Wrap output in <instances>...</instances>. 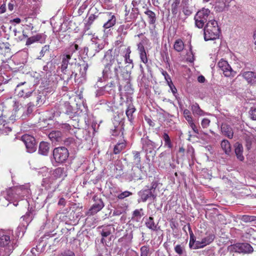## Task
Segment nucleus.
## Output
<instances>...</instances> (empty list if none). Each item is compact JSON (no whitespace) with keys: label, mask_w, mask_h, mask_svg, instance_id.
<instances>
[{"label":"nucleus","mask_w":256,"mask_h":256,"mask_svg":"<svg viewBox=\"0 0 256 256\" xmlns=\"http://www.w3.org/2000/svg\"><path fill=\"white\" fill-rule=\"evenodd\" d=\"M72 53L68 52V53H63L60 56L61 60L60 66L58 68H60L62 74H60V78L62 80H66L69 81L72 79L73 76L74 78L77 76V74L71 71L68 69V66L70 64V60L72 59Z\"/></svg>","instance_id":"1"},{"label":"nucleus","mask_w":256,"mask_h":256,"mask_svg":"<svg viewBox=\"0 0 256 256\" xmlns=\"http://www.w3.org/2000/svg\"><path fill=\"white\" fill-rule=\"evenodd\" d=\"M220 30L214 20L208 21L204 28V38L206 41L216 40L219 37Z\"/></svg>","instance_id":"2"},{"label":"nucleus","mask_w":256,"mask_h":256,"mask_svg":"<svg viewBox=\"0 0 256 256\" xmlns=\"http://www.w3.org/2000/svg\"><path fill=\"white\" fill-rule=\"evenodd\" d=\"M210 12L208 8H203L198 10L194 16L195 24L196 27L202 28L204 24L210 20Z\"/></svg>","instance_id":"3"},{"label":"nucleus","mask_w":256,"mask_h":256,"mask_svg":"<svg viewBox=\"0 0 256 256\" xmlns=\"http://www.w3.org/2000/svg\"><path fill=\"white\" fill-rule=\"evenodd\" d=\"M34 90L30 85L26 82L18 84L15 89L17 96L24 99L28 98Z\"/></svg>","instance_id":"4"},{"label":"nucleus","mask_w":256,"mask_h":256,"mask_svg":"<svg viewBox=\"0 0 256 256\" xmlns=\"http://www.w3.org/2000/svg\"><path fill=\"white\" fill-rule=\"evenodd\" d=\"M69 156L68 149L64 146H60L53 150V157L55 162L58 164L64 162Z\"/></svg>","instance_id":"5"},{"label":"nucleus","mask_w":256,"mask_h":256,"mask_svg":"<svg viewBox=\"0 0 256 256\" xmlns=\"http://www.w3.org/2000/svg\"><path fill=\"white\" fill-rule=\"evenodd\" d=\"M230 251L236 253L248 254L253 252L252 246L248 243H236L231 245L230 247Z\"/></svg>","instance_id":"6"},{"label":"nucleus","mask_w":256,"mask_h":256,"mask_svg":"<svg viewBox=\"0 0 256 256\" xmlns=\"http://www.w3.org/2000/svg\"><path fill=\"white\" fill-rule=\"evenodd\" d=\"M124 20L126 22H131L135 20L139 14L138 8L132 7V4L124 6Z\"/></svg>","instance_id":"7"},{"label":"nucleus","mask_w":256,"mask_h":256,"mask_svg":"<svg viewBox=\"0 0 256 256\" xmlns=\"http://www.w3.org/2000/svg\"><path fill=\"white\" fill-rule=\"evenodd\" d=\"M92 200L94 203L86 212V216H92L100 212L104 206V204L102 199L97 196H94Z\"/></svg>","instance_id":"8"},{"label":"nucleus","mask_w":256,"mask_h":256,"mask_svg":"<svg viewBox=\"0 0 256 256\" xmlns=\"http://www.w3.org/2000/svg\"><path fill=\"white\" fill-rule=\"evenodd\" d=\"M156 148L154 142L150 140L148 136H146L143 140L142 148L146 152V159L150 160V157H154L156 155L154 148Z\"/></svg>","instance_id":"9"},{"label":"nucleus","mask_w":256,"mask_h":256,"mask_svg":"<svg viewBox=\"0 0 256 256\" xmlns=\"http://www.w3.org/2000/svg\"><path fill=\"white\" fill-rule=\"evenodd\" d=\"M21 140L24 144L27 151L28 152L32 153L36 150V142L34 136L26 134L22 136Z\"/></svg>","instance_id":"10"},{"label":"nucleus","mask_w":256,"mask_h":256,"mask_svg":"<svg viewBox=\"0 0 256 256\" xmlns=\"http://www.w3.org/2000/svg\"><path fill=\"white\" fill-rule=\"evenodd\" d=\"M116 76L118 80H122L126 84L130 82V72L127 70L124 67L116 66L114 68Z\"/></svg>","instance_id":"11"},{"label":"nucleus","mask_w":256,"mask_h":256,"mask_svg":"<svg viewBox=\"0 0 256 256\" xmlns=\"http://www.w3.org/2000/svg\"><path fill=\"white\" fill-rule=\"evenodd\" d=\"M218 66L222 71L225 76L234 77L236 74V72L232 70L228 62L222 59L218 62Z\"/></svg>","instance_id":"12"},{"label":"nucleus","mask_w":256,"mask_h":256,"mask_svg":"<svg viewBox=\"0 0 256 256\" xmlns=\"http://www.w3.org/2000/svg\"><path fill=\"white\" fill-rule=\"evenodd\" d=\"M11 125L6 116H0V135L8 134L12 130Z\"/></svg>","instance_id":"13"},{"label":"nucleus","mask_w":256,"mask_h":256,"mask_svg":"<svg viewBox=\"0 0 256 256\" xmlns=\"http://www.w3.org/2000/svg\"><path fill=\"white\" fill-rule=\"evenodd\" d=\"M28 98L30 100V102L34 104L36 106H40L44 104V96L43 93L34 90Z\"/></svg>","instance_id":"14"},{"label":"nucleus","mask_w":256,"mask_h":256,"mask_svg":"<svg viewBox=\"0 0 256 256\" xmlns=\"http://www.w3.org/2000/svg\"><path fill=\"white\" fill-rule=\"evenodd\" d=\"M104 18L108 19L107 21L103 25V28L104 30H106L114 26L116 24V16L114 14H112L111 12H106L104 13Z\"/></svg>","instance_id":"15"},{"label":"nucleus","mask_w":256,"mask_h":256,"mask_svg":"<svg viewBox=\"0 0 256 256\" xmlns=\"http://www.w3.org/2000/svg\"><path fill=\"white\" fill-rule=\"evenodd\" d=\"M215 238V236L213 234H210L202 238L201 240H198L196 242V248H202L212 243Z\"/></svg>","instance_id":"16"},{"label":"nucleus","mask_w":256,"mask_h":256,"mask_svg":"<svg viewBox=\"0 0 256 256\" xmlns=\"http://www.w3.org/2000/svg\"><path fill=\"white\" fill-rule=\"evenodd\" d=\"M10 242V233L2 230H0V246H8Z\"/></svg>","instance_id":"17"},{"label":"nucleus","mask_w":256,"mask_h":256,"mask_svg":"<svg viewBox=\"0 0 256 256\" xmlns=\"http://www.w3.org/2000/svg\"><path fill=\"white\" fill-rule=\"evenodd\" d=\"M153 188H154V186H152V188L150 190H146L140 192V196L142 202H146L150 198H152L153 200L156 199V196L152 194V190Z\"/></svg>","instance_id":"18"},{"label":"nucleus","mask_w":256,"mask_h":256,"mask_svg":"<svg viewBox=\"0 0 256 256\" xmlns=\"http://www.w3.org/2000/svg\"><path fill=\"white\" fill-rule=\"evenodd\" d=\"M130 176L134 180H141L142 177V166H137L136 167L132 168Z\"/></svg>","instance_id":"19"},{"label":"nucleus","mask_w":256,"mask_h":256,"mask_svg":"<svg viewBox=\"0 0 256 256\" xmlns=\"http://www.w3.org/2000/svg\"><path fill=\"white\" fill-rule=\"evenodd\" d=\"M234 152L236 158L242 162L244 159L243 155L244 148L242 145L239 142H236L234 145Z\"/></svg>","instance_id":"20"},{"label":"nucleus","mask_w":256,"mask_h":256,"mask_svg":"<svg viewBox=\"0 0 256 256\" xmlns=\"http://www.w3.org/2000/svg\"><path fill=\"white\" fill-rule=\"evenodd\" d=\"M127 104V108L126 113L128 120L130 122H132L134 118L133 114L136 112V109L131 100H130V102L128 101Z\"/></svg>","instance_id":"21"},{"label":"nucleus","mask_w":256,"mask_h":256,"mask_svg":"<svg viewBox=\"0 0 256 256\" xmlns=\"http://www.w3.org/2000/svg\"><path fill=\"white\" fill-rule=\"evenodd\" d=\"M221 131L225 136L228 138L232 139L234 136V132L232 128L226 124H222L221 126Z\"/></svg>","instance_id":"22"},{"label":"nucleus","mask_w":256,"mask_h":256,"mask_svg":"<svg viewBox=\"0 0 256 256\" xmlns=\"http://www.w3.org/2000/svg\"><path fill=\"white\" fill-rule=\"evenodd\" d=\"M242 76L249 84L256 82V74L253 72H245L242 74Z\"/></svg>","instance_id":"23"},{"label":"nucleus","mask_w":256,"mask_h":256,"mask_svg":"<svg viewBox=\"0 0 256 256\" xmlns=\"http://www.w3.org/2000/svg\"><path fill=\"white\" fill-rule=\"evenodd\" d=\"M58 108L60 113L64 114H69L72 109L70 102H60L59 104Z\"/></svg>","instance_id":"24"},{"label":"nucleus","mask_w":256,"mask_h":256,"mask_svg":"<svg viewBox=\"0 0 256 256\" xmlns=\"http://www.w3.org/2000/svg\"><path fill=\"white\" fill-rule=\"evenodd\" d=\"M48 138L52 142H60L62 140V134L59 130H53L48 134Z\"/></svg>","instance_id":"25"},{"label":"nucleus","mask_w":256,"mask_h":256,"mask_svg":"<svg viewBox=\"0 0 256 256\" xmlns=\"http://www.w3.org/2000/svg\"><path fill=\"white\" fill-rule=\"evenodd\" d=\"M145 225L147 228L152 231H158V224H156L154 221V218L152 216H149L145 221Z\"/></svg>","instance_id":"26"},{"label":"nucleus","mask_w":256,"mask_h":256,"mask_svg":"<svg viewBox=\"0 0 256 256\" xmlns=\"http://www.w3.org/2000/svg\"><path fill=\"white\" fill-rule=\"evenodd\" d=\"M50 150V144L46 142H40L38 148V152L40 154L46 156L48 155Z\"/></svg>","instance_id":"27"},{"label":"nucleus","mask_w":256,"mask_h":256,"mask_svg":"<svg viewBox=\"0 0 256 256\" xmlns=\"http://www.w3.org/2000/svg\"><path fill=\"white\" fill-rule=\"evenodd\" d=\"M188 230L190 233V239L189 242V246L190 248H194L195 249L196 246V242L198 240H196V237L192 232L190 225L188 223Z\"/></svg>","instance_id":"28"},{"label":"nucleus","mask_w":256,"mask_h":256,"mask_svg":"<svg viewBox=\"0 0 256 256\" xmlns=\"http://www.w3.org/2000/svg\"><path fill=\"white\" fill-rule=\"evenodd\" d=\"M131 52L132 51L130 46H128L124 50V55L122 56L124 58V62L126 64H133V60L130 58Z\"/></svg>","instance_id":"29"},{"label":"nucleus","mask_w":256,"mask_h":256,"mask_svg":"<svg viewBox=\"0 0 256 256\" xmlns=\"http://www.w3.org/2000/svg\"><path fill=\"white\" fill-rule=\"evenodd\" d=\"M180 0H173L171 4V11L174 16H176L180 12Z\"/></svg>","instance_id":"30"},{"label":"nucleus","mask_w":256,"mask_h":256,"mask_svg":"<svg viewBox=\"0 0 256 256\" xmlns=\"http://www.w3.org/2000/svg\"><path fill=\"white\" fill-rule=\"evenodd\" d=\"M184 48V42L180 38L176 40L174 44V48L177 52H182Z\"/></svg>","instance_id":"31"},{"label":"nucleus","mask_w":256,"mask_h":256,"mask_svg":"<svg viewBox=\"0 0 256 256\" xmlns=\"http://www.w3.org/2000/svg\"><path fill=\"white\" fill-rule=\"evenodd\" d=\"M12 191L18 195V197H24L25 194L28 192V189L24 188V186H20L14 188Z\"/></svg>","instance_id":"32"},{"label":"nucleus","mask_w":256,"mask_h":256,"mask_svg":"<svg viewBox=\"0 0 256 256\" xmlns=\"http://www.w3.org/2000/svg\"><path fill=\"white\" fill-rule=\"evenodd\" d=\"M144 13L148 16V22L150 24H154L156 23V16L154 12L146 8V10L144 12Z\"/></svg>","instance_id":"33"},{"label":"nucleus","mask_w":256,"mask_h":256,"mask_svg":"<svg viewBox=\"0 0 256 256\" xmlns=\"http://www.w3.org/2000/svg\"><path fill=\"white\" fill-rule=\"evenodd\" d=\"M126 142L124 140L120 142H118L114 148V153L115 154H120L126 147Z\"/></svg>","instance_id":"34"},{"label":"nucleus","mask_w":256,"mask_h":256,"mask_svg":"<svg viewBox=\"0 0 256 256\" xmlns=\"http://www.w3.org/2000/svg\"><path fill=\"white\" fill-rule=\"evenodd\" d=\"M64 174V168L58 167L53 171L52 175L56 179H57L62 178Z\"/></svg>","instance_id":"35"},{"label":"nucleus","mask_w":256,"mask_h":256,"mask_svg":"<svg viewBox=\"0 0 256 256\" xmlns=\"http://www.w3.org/2000/svg\"><path fill=\"white\" fill-rule=\"evenodd\" d=\"M221 147L226 154H230L231 152V146L230 142L228 140H224L222 141Z\"/></svg>","instance_id":"36"},{"label":"nucleus","mask_w":256,"mask_h":256,"mask_svg":"<svg viewBox=\"0 0 256 256\" xmlns=\"http://www.w3.org/2000/svg\"><path fill=\"white\" fill-rule=\"evenodd\" d=\"M27 38L28 39L26 42V45L28 46L35 42H39L42 39V36L41 34H38L35 36Z\"/></svg>","instance_id":"37"},{"label":"nucleus","mask_w":256,"mask_h":256,"mask_svg":"<svg viewBox=\"0 0 256 256\" xmlns=\"http://www.w3.org/2000/svg\"><path fill=\"white\" fill-rule=\"evenodd\" d=\"M191 110L194 114L202 116L204 114V112L200 109L198 103H195L193 104L192 106Z\"/></svg>","instance_id":"38"},{"label":"nucleus","mask_w":256,"mask_h":256,"mask_svg":"<svg viewBox=\"0 0 256 256\" xmlns=\"http://www.w3.org/2000/svg\"><path fill=\"white\" fill-rule=\"evenodd\" d=\"M144 214L143 209L142 208L136 209L132 213V218L138 220L144 216Z\"/></svg>","instance_id":"39"},{"label":"nucleus","mask_w":256,"mask_h":256,"mask_svg":"<svg viewBox=\"0 0 256 256\" xmlns=\"http://www.w3.org/2000/svg\"><path fill=\"white\" fill-rule=\"evenodd\" d=\"M34 26L33 24L31 23H29L28 24H26V27L24 30H22V36L24 38H28L29 33L28 32L30 30L32 31L34 30ZM32 34V32H31Z\"/></svg>","instance_id":"40"},{"label":"nucleus","mask_w":256,"mask_h":256,"mask_svg":"<svg viewBox=\"0 0 256 256\" xmlns=\"http://www.w3.org/2000/svg\"><path fill=\"white\" fill-rule=\"evenodd\" d=\"M162 138L164 142V146L169 148H172L173 146V145L171 141V140L167 133H164L162 136Z\"/></svg>","instance_id":"41"},{"label":"nucleus","mask_w":256,"mask_h":256,"mask_svg":"<svg viewBox=\"0 0 256 256\" xmlns=\"http://www.w3.org/2000/svg\"><path fill=\"white\" fill-rule=\"evenodd\" d=\"M123 130L124 128H120L119 125L114 126V128L111 129V134L113 136H118L122 132V134L123 135Z\"/></svg>","instance_id":"42"},{"label":"nucleus","mask_w":256,"mask_h":256,"mask_svg":"<svg viewBox=\"0 0 256 256\" xmlns=\"http://www.w3.org/2000/svg\"><path fill=\"white\" fill-rule=\"evenodd\" d=\"M240 220L244 222H250L256 220V216H254L243 215L240 218Z\"/></svg>","instance_id":"43"},{"label":"nucleus","mask_w":256,"mask_h":256,"mask_svg":"<svg viewBox=\"0 0 256 256\" xmlns=\"http://www.w3.org/2000/svg\"><path fill=\"white\" fill-rule=\"evenodd\" d=\"M134 160L136 162V164L137 166H141V157L140 152L138 151H133L132 152Z\"/></svg>","instance_id":"44"},{"label":"nucleus","mask_w":256,"mask_h":256,"mask_svg":"<svg viewBox=\"0 0 256 256\" xmlns=\"http://www.w3.org/2000/svg\"><path fill=\"white\" fill-rule=\"evenodd\" d=\"M140 256H148L150 254L149 246H144L140 248Z\"/></svg>","instance_id":"45"},{"label":"nucleus","mask_w":256,"mask_h":256,"mask_svg":"<svg viewBox=\"0 0 256 256\" xmlns=\"http://www.w3.org/2000/svg\"><path fill=\"white\" fill-rule=\"evenodd\" d=\"M175 252L179 256H182L184 252H185V250L183 246L181 244H176L174 246Z\"/></svg>","instance_id":"46"},{"label":"nucleus","mask_w":256,"mask_h":256,"mask_svg":"<svg viewBox=\"0 0 256 256\" xmlns=\"http://www.w3.org/2000/svg\"><path fill=\"white\" fill-rule=\"evenodd\" d=\"M112 234L111 227L108 226L104 227L101 232V235L103 238L107 237Z\"/></svg>","instance_id":"47"},{"label":"nucleus","mask_w":256,"mask_h":256,"mask_svg":"<svg viewBox=\"0 0 256 256\" xmlns=\"http://www.w3.org/2000/svg\"><path fill=\"white\" fill-rule=\"evenodd\" d=\"M132 192H130V191L126 190L124 192H123L120 193L119 194H118L117 196V198L118 200H122L127 197H128V196H132Z\"/></svg>","instance_id":"48"},{"label":"nucleus","mask_w":256,"mask_h":256,"mask_svg":"<svg viewBox=\"0 0 256 256\" xmlns=\"http://www.w3.org/2000/svg\"><path fill=\"white\" fill-rule=\"evenodd\" d=\"M140 60L144 64H146L148 63V58L147 53L146 52H141L138 53Z\"/></svg>","instance_id":"49"},{"label":"nucleus","mask_w":256,"mask_h":256,"mask_svg":"<svg viewBox=\"0 0 256 256\" xmlns=\"http://www.w3.org/2000/svg\"><path fill=\"white\" fill-rule=\"evenodd\" d=\"M182 12L186 16H189L192 14V8L188 6L186 4L183 6L182 8Z\"/></svg>","instance_id":"50"},{"label":"nucleus","mask_w":256,"mask_h":256,"mask_svg":"<svg viewBox=\"0 0 256 256\" xmlns=\"http://www.w3.org/2000/svg\"><path fill=\"white\" fill-rule=\"evenodd\" d=\"M184 116L188 122H190V121L193 120L192 116L191 115V113L190 111L188 109H186L184 110Z\"/></svg>","instance_id":"51"},{"label":"nucleus","mask_w":256,"mask_h":256,"mask_svg":"<svg viewBox=\"0 0 256 256\" xmlns=\"http://www.w3.org/2000/svg\"><path fill=\"white\" fill-rule=\"evenodd\" d=\"M16 6V1L15 0H10L8 4V10L10 12H12Z\"/></svg>","instance_id":"52"},{"label":"nucleus","mask_w":256,"mask_h":256,"mask_svg":"<svg viewBox=\"0 0 256 256\" xmlns=\"http://www.w3.org/2000/svg\"><path fill=\"white\" fill-rule=\"evenodd\" d=\"M210 121L208 118H204L202 120L201 122V126L203 128H208L210 124Z\"/></svg>","instance_id":"53"},{"label":"nucleus","mask_w":256,"mask_h":256,"mask_svg":"<svg viewBox=\"0 0 256 256\" xmlns=\"http://www.w3.org/2000/svg\"><path fill=\"white\" fill-rule=\"evenodd\" d=\"M91 47H92V48L95 50L96 52H98L100 50L103 49L104 46L102 44H100L98 43H95V44H92Z\"/></svg>","instance_id":"54"},{"label":"nucleus","mask_w":256,"mask_h":256,"mask_svg":"<svg viewBox=\"0 0 256 256\" xmlns=\"http://www.w3.org/2000/svg\"><path fill=\"white\" fill-rule=\"evenodd\" d=\"M188 123L190 126V128L193 130L195 134H199V130H198V128H197V126H196V125L193 122V120L190 121V122H189Z\"/></svg>","instance_id":"55"},{"label":"nucleus","mask_w":256,"mask_h":256,"mask_svg":"<svg viewBox=\"0 0 256 256\" xmlns=\"http://www.w3.org/2000/svg\"><path fill=\"white\" fill-rule=\"evenodd\" d=\"M114 58L116 60L118 66H116L123 67L122 66V56H119V54H117L114 56Z\"/></svg>","instance_id":"56"},{"label":"nucleus","mask_w":256,"mask_h":256,"mask_svg":"<svg viewBox=\"0 0 256 256\" xmlns=\"http://www.w3.org/2000/svg\"><path fill=\"white\" fill-rule=\"evenodd\" d=\"M35 106H36L34 105V104H32L30 102H29L28 104V108H27V110H26L27 114H31L33 110H34V108Z\"/></svg>","instance_id":"57"},{"label":"nucleus","mask_w":256,"mask_h":256,"mask_svg":"<svg viewBox=\"0 0 256 256\" xmlns=\"http://www.w3.org/2000/svg\"><path fill=\"white\" fill-rule=\"evenodd\" d=\"M60 256H75V254L72 251L66 250L62 252Z\"/></svg>","instance_id":"58"},{"label":"nucleus","mask_w":256,"mask_h":256,"mask_svg":"<svg viewBox=\"0 0 256 256\" xmlns=\"http://www.w3.org/2000/svg\"><path fill=\"white\" fill-rule=\"evenodd\" d=\"M168 86H170L172 92L174 94H175L177 92V90L174 84H173V82L172 80L169 81V82L168 83Z\"/></svg>","instance_id":"59"},{"label":"nucleus","mask_w":256,"mask_h":256,"mask_svg":"<svg viewBox=\"0 0 256 256\" xmlns=\"http://www.w3.org/2000/svg\"><path fill=\"white\" fill-rule=\"evenodd\" d=\"M10 100L13 104L14 110L16 112L17 111L19 106V102L16 101V98H10Z\"/></svg>","instance_id":"60"},{"label":"nucleus","mask_w":256,"mask_h":256,"mask_svg":"<svg viewBox=\"0 0 256 256\" xmlns=\"http://www.w3.org/2000/svg\"><path fill=\"white\" fill-rule=\"evenodd\" d=\"M138 50V53L141 52H146V49L144 47V46L142 42H139L137 44Z\"/></svg>","instance_id":"61"},{"label":"nucleus","mask_w":256,"mask_h":256,"mask_svg":"<svg viewBox=\"0 0 256 256\" xmlns=\"http://www.w3.org/2000/svg\"><path fill=\"white\" fill-rule=\"evenodd\" d=\"M62 128L65 131L68 132H70L71 130H73V129L72 128V126L68 124H63L62 126Z\"/></svg>","instance_id":"62"},{"label":"nucleus","mask_w":256,"mask_h":256,"mask_svg":"<svg viewBox=\"0 0 256 256\" xmlns=\"http://www.w3.org/2000/svg\"><path fill=\"white\" fill-rule=\"evenodd\" d=\"M64 144L68 146V145H70L74 143V140L72 138H68L66 139L65 140H64Z\"/></svg>","instance_id":"63"},{"label":"nucleus","mask_w":256,"mask_h":256,"mask_svg":"<svg viewBox=\"0 0 256 256\" xmlns=\"http://www.w3.org/2000/svg\"><path fill=\"white\" fill-rule=\"evenodd\" d=\"M95 19V16L94 14H91L88 18V24L89 26L92 25Z\"/></svg>","instance_id":"64"}]
</instances>
